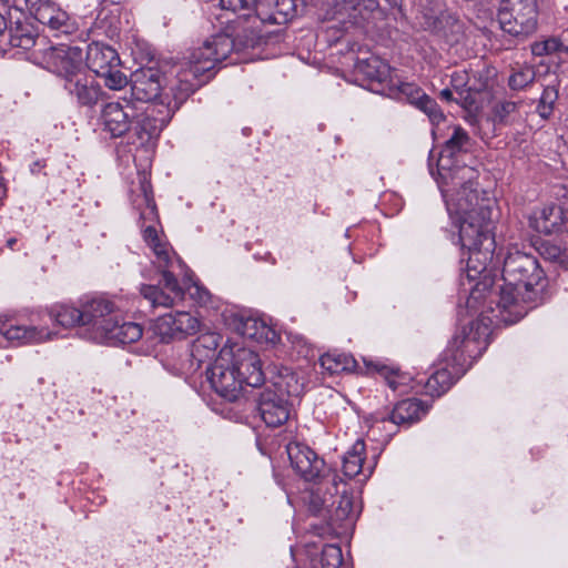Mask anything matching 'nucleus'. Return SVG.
<instances>
[{
  "mask_svg": "<svg viewBox=\"0 0 568 568\" xmlns=\"http://www.w3.org/2000/svg\"><path fill=\"white\" fill-rule=\"evenodd\" d=\"M251 14L250 13H245V12H242V13H235V14H232V13H229L226 14V12L224 11L223 14H220L217 16V19H221V18H225V21H222L221 23H225V24H230V23H236L239 24L241 22V20H245L246 18H248Z\"/></svg>",
  "mask_w": 568,
  "mask_h": 568,
  "instance_id": "47",
  "label": "nucleus"
},
{
  "mask_svg": "<svg viewBox=\"0 0 568 568\" xmlns=\"http://www.w3.org/2000/svg\"><path fill=\"white\" fill-rule=\"evenodd\" d=\"M155 329L163 338L184 337L199 332L200 321L187 312L170 313L156 321Z\"/></svg>",
  "mask_w": 568,
  "mask_h": 568,
  "instance_id": "20",
  "label": "nucleus"
},
{
  "mask_svg": "<svg viewBox=\"0 0 568 568\" xmlns=\"http://www.w3.org/2000/svg\"><path fill=\"white\" fill-rule=\"evenodd\" d=\"M258 412L267 426L278 427L290 418L291 404L287 397L266 388L260 396Z\"/></svg>",
  "mask_w": 568,
  "mask_h": 568,
  "instance_id": "18",
  "label": "nucleus"
},
{
  "mask_svg": "<svg viewBox=\"0 0 568 568\" xmlns=\"http://www.w3.org/2000/svg\"><path fill=\"white\" fill-rule=\"evenodd\" d=\"M454 92H455V91H454L453 89H448V88H446V89H444V90H442V91H440L439 95H440V98H442L443 100H446V101L455 100L456 102H459V101H460V102L463 103V100H460V99H459V95H458V97H456V98H454V97H453V95H454Z\"/></svg>",
  "mask_w": 568,
  "mask_h": 568,
  "instance_id": "49",
  "label": "nucleus"
},
{
  "mask_svg": "<svg viewBox=\"0 0 568 568\" xmlns=\"http://www.w3.org/2000/svg\"><path fill=\"white\" fill-rule=\"evenodd\" d=\"M558 99V91L555 87H546L540 97L538 112L542 118H548L554 109V104Z\"/></svg>",
  "mask_w": 568,
  "mask_h": 568,
  "instance_id": "41",
  "label": "nucleus"
},
{
  "mask_svg": "<svg viewBox=\"0 0 568 568\" xmlns=\"http://www.w3.org/2000/svg\"><path fill=\"white\" fill-rule=\"evenodd\" d=\"M430 174L435 178L446 203L448 213L469 212L473 205L486 200L478 187V172L464 163L452 162L448 158L437 159L436 171L429 162Z\"/></svg>",
  "mask_w": 568,
  "mask_h": 568,
  "instance_id": "4",
  "label": "nucleus"
},
{
  "mask_svg": "<svg viewBox=\"0 0 568 568\" xmlns=\"http://www.w3.org/2000/svg\"><path fill=\"white\" fill-rule=\"evenodd\" d=\"M378 8L376 0H323L321 18L337 21L342 28L359 26Z\"/></svg>",
  "mask_w": 568,
  "mask_h": 568,
  "instance_id": "10",
  "label": "nucleus"
},
{
  "mask_svg": "<svg viewBox=\"0 0 568 568\" xmlns=\"http://www.w3.org/2000/svg\"><path fill=\"white\" fill-rule=\"evenodd\" d=\"M253 0H220L221 10H225L226 14L250 13L252 10Z\"/></svg>",
  "mask_w": 568,
  "mask_h": 568,
  "instance_id": "44",
  "label": "nucleus"
},
{
  "mask_svg": "<svg viewBox=\"0 0 568 568\" xmlns=\"http://www.w3.org/2000/svg\"><path fill=\"white\" fill-rule=\"evenodd\" d=\"M354 507H353V499L351 496L342 495L338 498L337 506L334 510V518L335 520L343 521V520H354Z\"/></svg>",
  "mask_w": 568,
  "mask_h": 568,
  "instance_id": "42",
  "label": "nucleus"
},
{
  "mask_svg": "<svg viewBox=\"0 0 568 568\" xmlns=\"http://www.w3.org/2000/svg\"><path fill=\"white\" fill-rule=\"evenodd\" d=\"M50 317L62 327L79 325L83 328V303L80 308L69 304L54 305L50 310Z\"/></svg>",
  "mask_w": 568,
  "mask_h": 568,
  "instance_id": "30",
  "label": "nucleus"
},
{
  "mask_svg": "<svg viewBox=\"0 0 568 568\" xmlns=\"http://www.w3.org/2000/svg\"><path fill=\"white\" fill-rule=\"evenodd\" d=\"M47 68L67 82L84 71L83 53L78 47L60 45L45 53Z\"/></svg>",
  "mask_w": 568,
  "mask_h": 568,
  "instance_id": "15",
  "label": "nucleus"
},
{
  "mask_svg": "<svg viewBox=\"0 0 568 568\" xmlns=\"http://www.w3.org/2000/svg\"><path fill=\"white\" fill-rule=\"evenodd\" d=\"M450 364L436 369L425 383V390L430 396H440L454 383V375L449 369Z\"/></svg>",
  "mask_w": 568,
  "mask_h": 568,
  "instance_id": "31",
  "label": "nucleus"
},
{
  "mask_svg": "<svg viewBox=\"0 0 568 568\" xmlns=\"http://www.w3.org/2000/svg\"><path fill=\"white\" fill-rule=\"evenodd\" d=\"M554 251H555V252H554V254H551V257H552V258H557V257H558V255H559V251H558L557 248H554Z\"/></svg>",
  "mask_w": 568,
  "mask_h": 568,
  "instance_id": "53",
  "label": "nucleus"
},
{
  "mask_svg": "<svg viewBox=\"0 0 568 568\" xmlns=\"http://www.w3.org/2000/svg\"><path fill=\"white\" fill-rule=\"evenodd\" d=\"M457 223L459 242L463 250H474L477 246H495L491 236V202L489 199L473 205L469 212L448 213Z\"/></svg>",
  "mask_w": 568,
  "mask_h": 568,
  "instance_id": "6",
  "label": "nucleus"
},
{
  "mask_svg": "<svg viewBox=\"0 0 568 568\" xmlns=\"http://www.w3.org/2000/svg\"><path fill=\"white\" fill-rule=\"evenodd\" d=\"M55 333L41 327L26 326L19 324L17 318L10 314H0V346L3 342L13 345L43 343L51 341Z\"/></svg>",
  "mask_w": 568,
  "mask_h": 568,
  "instance_id": "14",
  "label": "nucleus"
},
{
  "mask_svg": "<svg viewBox=\"0 0 568 568\" xmlns=\"http://www.w3.org/2000/svg\"><path fill=\"white\" fill-rule=\"evenodd\" d=\"M224 347L230 351L233 365L241 378L244 379V384L252 387L262 385L264 372L258 355L252 349L237 344Z\"/></svg>",
  "mask_w": 568,
  "mask_h": 568,
  "instance_id": "17",
  "label": "nucleus"
},
{
  "mask_svg": "<svg viewBox=\"0 0 568 568\" xmlns=\"http://www.w3.org/2000/svg\"><path fill=\"white\" fill-rule=\"evenodd\" d=\"M11 42L13 45L21 47L23 49H29L36 43L33 37L28 36V34L22 36L20 38L12 37Z\"/></svg>",
  "mask_w": 568,
  "mask_h": 568,
  "instance_id": "48",
  "label": "nucleus"
},
{
  "mask_svg": "<svg viewBox=\"0 0 568 568\" xmlns=\"http://www.w3.org/2000/svg\"><path fill=\"white\" fill-rule=\"evenodd\" d=\"M274 13L276 20L272 24H281L296 14V0H276Z\"/></svg>",
  "mask_w": 568,
  "mask_h": 568,
  "instance_id": "40",
  "label": "nucleus"
},
{
  "mask_svg": "<svg viewBox=\"0 0 568 568\" xmlns=\"http://www.w3.org/2000/svg\"><path fill=\"white\" fill-rule=\"evenodd\" d=\"M468 134L460 126H454L452 136L446 141L438 159L448 158L452 162H460L459 155L468 143Z\"/></svg>",
  "mask_w": 568,
  "mask_h": 568,
  "instance_id": "32",
  "label": "nucleus"
},
{
  "mask_svg": "<svg viewBox=\"0 0 568 568\" xmlns=\"http://www.w3.org/2000/svg\"><path fill=\"white\" fill-rule=\"evenodd\" d=\"M87 67L111 90H121L128 84L126 75L120 70L118 52L109 45L94 42L87 50Z\"/></svg>",
  "mask_w": 568,
  "mask_h": 568,
  "instance_id": "9",
  "label": "nucleus"
},
{
  "mask_svg": "<svg viewBox=\"0 0 568 568\" xmlns=\"http://www.w3.org/2000/svg\"><path fill=\"white\" fill-rule=\"evenodd\" d=\"M63 88L80 105L84 106L97 104L102 95L101 85L85 70L68 79Z\"/></svg>",
  "mask_w": 568,
  "mask_h": 568,
  "instance_id": "22",
  "label": "nucleus"
},
{
  "mask_svg": "<svg viewBox=\"0 0 568 568\" xmlns=\"http://www.w3.org/2000/svg\"><path fill=\"white\" fill-rule=\"evenodd\" d=\"M365 455V443L363 439H357L353 446L345 453L342 459V470L347 478H354L361 474L364 475V479L371 476L372 470L363 468Z\"/></svg>",
  "mask_w": 568,
  "mask_h": 568,
  "instance_id": "27",
  "label": "nucleus"
},
{
  "mask_svg": "<svg viewBox=\"0 0 568 568\" xmlns=\"http://www.w3.org/2000/svg\"><path fill=\"white\" fill-rule=\"evenodd\" d=\"M450 83L465 106L471 108L476 103L475 97L468 91V73L466 71L454 72Z\"/></svg>",
  "mask_w": 568,
  "mask_h": 568,
  "instance_id": "37",
  "label": "nucleus"
},
{
  "mask_svg": "<svg viewBox=\"0 0 568 568\" xmlns=\"http://www.w3.org/2000/svg\"><path fill=\"white\" fill-rule=\"evenodd\" d=\"M566 32L568 33V27H567V30H566Z\"/></svg>",
  "mask_w": 568,
  "mask_h": 568,
  "instance_id": "54",
  "label": "nucleus"
},
{
  "mask_svg": "<svg viewBox=\"0 0 568 568\" xmlns=\"http://www.w3.org/2000/svg\"><path fill=\"white\" fill-rule=\"evenodd\" d=\"M143 329L140 324L134 322H122L120 314L115 318V325L111 328L108 339L104 343L130 344L142 337Z\"/></svg>",
  "mask_w": 568,
  "mask_h": 568,
  "instance_id": "28",
  "label": "nucleus"
},
{
  "mask_svg": "<svg viewBox=\"0 0 568 568\" xmlns=\"http://www.w3.org/2000/svg\"><path fill=\"white\" fill-rule=\"evenodd\" d=\"M27 9L40 23L59 34H72L77 22L51 0H24Z\"/></svg>",
  "mask_w": 568,
  "mask_h": 568,
  "instance_id": "13",
  "label": "nucleus"
},
{
  "mask_svg": "<svg viewBox=\"0 0 568 568\" xmlns=\"http://www.w3.org/2000/svg\"><path fill=\"white\" fill-rule=\"evenodd\" d=\"M536 0H501L498 21L504 32L525 40L537 30Z\"/></svg>",
  "mask_w": 568,
  "mask_h": 568,
  "instance_id": "7",
  "label": "nucleus"
},
{
  "mask_svg": "<svg viewBox=\"0 0 568 568\" xmlns=\"http://www.w3.org/2000/svg\"><path fill=\"white\" fill-rule=\"evenodd\" d=\"M381 374L385 377L388 386L393 390H399L400 386L405 384L406 376L404 374L398 373L395 369L382 367Z\"/></svg>",
  "mask_w": 568,
  "mask_h": 568,
  "instance_id": "45",
  "label": "nucleus"
},
{
  "mask_svg": "<svg viewBox=\"0 0 568 568\" xmlns=\"http://www.w3.org/2000/svg\"><path fill=\"white\" fill-rule=\"evenodd\" d=\"M536 72L531 65H523L509 77V87L513 90H523L535 81Z\"/></svg>",
  "mask_w": 568,
  "mask_h": 568,
  "instance_id": "38",
  "label": "nucleus"
},
{
  "mask_svg": "<svg viewBox=\"0 0 568 568\" xmlns=\"http://www.w3.org/2000/svg\"><path fill=\"white\" fill-rule=\"evenodd\" d=\"M7 29V22L3 16L0 14V34Z\"/></svg>",
  "mask_w": 568,
  "mask_h": 568,
  "instance_id": "50",
  "label": "nucleus"
},
{
  "mask_svg": "<svg viewBox=\"0 0 568 568\" xmlns=\"http://www.w3.org/2000/svg\"><path fill=\"white\" fill-rule=\"evenodd\" d=\"M229 321L236 333L257 343L275 344L278 339L276 331L260 318L232 313Z\"/></svg>",
  "mask_w": 568,
  "mask_h": 568,
  "instance_id": "19",
  "label": "nucleus"
},
{
  "mask_svg": "<svg viewBox=\"0 0 568 568\" xmlns=\"http://www.w3.org/2000/svg\"><path fill=\"white\" fill-rule=\"evenodd\" d=\"M392 84L396 85L394 82ZM397 90L400 99H406L409 103L425 112L434 124H439L445 120V116L439 110L437 103L418 85L408 82H400L397 84Z\"/></svg>",
  "mask_w": 568,
  "mask_h": 568,
  "instance_id": "23",
  "label": "nucleus"
},
{
  "mask_svg": "<svg viewBox=\"0 0 568 568\" xmlns=\"http://www.w3.org/2000/svg\"><path fill=\"white\" fill-rule=\"evenodd\" d=\"M232 358L230 351L223 347L207 369V378L211 386L220 396L230 402L239 398L244 385V379L239 375Z\"/></svg>",
  "mask_w": 568,
  "mask_h": 568,
  "instance_id": "11",
  "label": "nucleus"
},
{
  "mask_svg": "<svg viewBox=\"0 0 568 568\" xmlns=\"http://www.w3.org/2000/svg\"><path fill=\"white\" fill-rule=\"evenodd\" d=\"M120 310L115 303L104 297H95L83 303V329L87 338L104 343L115 325Z\"/></svg>",
  "mask_w": 568,
  "mask_h": 568,
  "instance_id": "8",
  "label": "nucleus"
},
{
  "mask_svg": "<svg viewBox=\"0 0 568 568\" xmlns=\"http://www.w3.org/2000/svg\"><path fill=\"white\" fill-rule=\"evenodd\" d=\"M143 239L153 252V265L162 275L163 287L142 284L141 295L153 306L172 307L184 297V290L200 305H212V294L193 280L192 271L173 251L164 234L153 226L143 230Z\"/></svg>",
  "mask_w": 568,
  "mask_h": 568,
  "instance_id": "2",
  "label": "nucleus"
},
{
  "mask_svg": "<svg viewBox=\"0 0 568 568\" xmlns=\"http://www.w3.org/2000/svg\"><path fill=\"white\" fill-rule=\"evenodd\" d=\"M531 53L535 57L551 55L558 52L568 53L566 45L559 38L549 37L539 41H535L530 45Z\"/></svg>",
  "mask_w": 568,
  "mask_h": 568,
  "instance_id": "36",
  "label": "nucleus"
},
{
  "mask_svg": "<svg viewBox=\"0 0 568 568\" xmlns=\"http://www.w3.org/2000/svg\"><path fill=\"white\" fill-rule=\"evenodd\" d=\"M487 337L488 327L479 322H473L456 333L447 352L452 353L454 363L462 364L466 357L474 358L481 354L488 345Z\"/></svg>",
  "mask_w": 568,
  "mask_h": 568,
  "instance_id": "12",
  "label": "nucleus"
},
{
  "mask_svg": "<svg viewBox=\"0 0 568 568\" xmlns=\"http://www.w3.org/2000/svg\"><path fill=\"white\" fill-rule=\"evenodd\" d=\"M342 561L341 548L336 545H326L321 555L312 560V568H338Z\"/></svg>",
  "mask_w": 568,
  "mask_h": 568,
  "instance_id": "35",
  "label": "nucleus"
},
{
  "mask_svg": "<svg viewBox=\"0 0 568 568\" xmlns=\"http://www.w3.org/2000/svg\"><path fill=\"white\" fill-rule=\"evenodd\" d=\"M234 49V41L226 33H217L207 38L201 47L195 48L187 59L176 63L162 85V75L153 68H142L131 74V92L136 101L150 102L161 98L168 103L170 95L174 106L179 108L207 79L211 70L225 60Z\"/></svg>",
  "mask_w": 568,
  "mask_h": 568,
  "instance_id": "1",
  "label": "nucleus"
},
{
  "mask_svg": "<svg viewBox=\"0 0 568 568\" xmlns=\"http://www.w3.org/2000/svg\"><path fill=\"white\" fill-rule=\"evenodd\" d=\"M497 308V320L514 324L528 312V304L537 298L536 287L545 280V272L536 256L510 247L504 258Z\"/></svg>",
  "mask_w": 568,
  "mask_h": 568,
  "instance_id": "3",
  "label": "nucleus"
},
{
  "mask_svg": "<svg viewBox=\"0 0 568 568\" xmlns=\"http://www.w3.org/2000/svg\"><path fill=\"white\" fill-rule=\"evenodd\" d=\"M273 386L278 394H282L285 397L298 396L304 388L303 382H301L300 377L295 372H293L288 367H282L278 371L276 377H274Z\"/></svg>",
  "mask_w": 568,
  "mask_h": 568,
  "instance_id": "29",
  "label": "nucleus"
},
{
  "mask_svg": "<svg viewBox=\"0 0 568 568\" xmlns=\"http://www.w3.org/2000/svg\"><path fill=\"white\" fill-rule=\"evenodd\" d=\"M495 246H477L468 251V258L466 263V276L469 281H476L481 275L486 278L488 273V265L493 258V251Z\"/></svg>",
  "mask_w": 568,
  "mask_h": 568,
  "instance_id": "26",
  "label": "nucleus"
},
{
  "mask_svg": "<svg viewBox=\"0 0 568 568\" xmlns=\"http://www.w3.org/2000/svg\"><path fill=\"white\" fill-rule=\"evenodd\" d=\"M100 122L103 131L112 138L123 136L132 129L140 139L144 135L150 138L158 131L156 120L126 99L104 104L100 113Z\"/></svg>",
  "mask_w": 568,
  "mask_h": 568,
  "instance_id": "5",
  "label": "nucleus"
},
{
  "mask_svg": "<svg viewBox=\"0 0 568 568\" xmlns=\"http://www.w3.org/2000/svg\"><path fill=\"white\" fill-rule=\"evenodd\" d=\"M321 366L329 374L351 372L355 368V359L344 353H327L320 358Z\"/></svg>",
  "mask_w": 568,
  "mask_h": 568,
  "instance_id": "33",
  "label": "nucleus"
},
{
  "mask_svg": "<svg viewBox=\"0 0 568 568\" xmlns=\"http://www.w3.org/2000/svg\"><path fill=\"white\" fill-rule=\"evenodd\" d=\"M356 71L364 79L373 83H393L390 78V67L379 59L378 57H369L364 60H359L356 64Z\"/></svg>",
  "mask_w": 568,
  "mask_h": 568,
  "instance_id": "25",
  "label": "nucleus"
},
{
  "mask_svg": "<svg viewBox=\"0 0 568 568\" xmlns=\"http://www.w3.org/2000/svg\"><path fill=\"white\" fill-rule=\"evenodd\" d=\"M287 454L292 467L306 481H315L326 475L325 462L308 446L291 443L287 445Z\"/></svg>",
  "mask_w": 568,
  "mask_h": 568,
  "instance_id": "16",
  "label": "nucleus"
},
{
  "mask_svg": "<svg viewBox=\"0 0 568 568\" xmlns=\"http://www.w3.org/2000/svg\"><path fill=\"white\" fill-rule=\"evenodd\" d=\"M276 0H253L252 8L254 9L255 17L263 23L272 24L276 20L274 13Z\"/></svg>",
  "mask_w": 568,
  "mask_h": 568,
  "instance_id": "39",
  "label": "nucleus"
},
{
  "mask_svg": "<svg viewBox=\"0 0 568 568\" xmlns=\"http://www.w3.org/2000/svg\"><path fill=\"white\" fill-rule=\"evenodd\" d=\"M496 78V70L484 65L468 75V91L470 94L479 93L493 88Z\"/></svg>",
  "mask_w": 568,
  "mask_h": 568,
  "instance_id": "34",
  "label": "nucleus"
},
{
  "mask_svg": "<svg viewBox=\"0 0 568 568\" xmlns=\"http://www.w3.org/2000/svg\"><path fill=\"white\" fill-rule=\"evenodd\" d=\"M517 103L513 101H501L494 106V118L499 122H507L517 112Z\"/></svg>",
  "mask_w": 568,
  "mask_h": 568,
  "instance_id": "43",
  "label": "nucleus"
},
{
  "mask_svg": "<svg viewBox=\"0 0 568 568\" xmlns=\"http://www.w3.org/2000/svg\"><path fill=\"white\" fill-rule=\"evenodd\" d=\"M251 14L250 13H245V12H242V13H235V14H232V13H229L226 14V12L224 11L223 14H220L217 16V19H221V18H225V21H222L221 23H225V24H230V23H236L239 24L241 22V20H245L246 18H248Z\"/></svg>",
  "mask_w": 568,
  "mask_h": 568,
  "instance_id": "46",
  "label": "nucleus"
},
{
  "mask_svg": "<svg viewBox=\"0 0 568 568\" xmlns=\"http://www.w3.org/2000/svg\"><path fill=\"white\" fill-rule=\"evenodd\" d=\"M530 225L539 233H560L564 242L568 243V213L560 206H544L530 217Z\"/></svg>",
  "mask_w": 568,
  "mask_h": 568,
  "instance_id": "21",
  "label": "nucleus"
},
{
  "mask_svg": "<svg viewBox=\"0 0 568 568\" xmlns=\"http://www.w3.org/2000/svg\"><path fill=\"white\" fill-rule=\"evenodd\" d=\"M428 406L422 400L409 398L399 402L393 409L389 420L396 425H409L426 415Z\"/></svg>",
  "mask_w": 568,
  "mask_h": 568,
  "instance_id": "24",
  "label": "nucleus"
},
{
  "mask_svg": "<svg viewBox=\"0 0 568 568\" xmlns=\"http://www.w3.org/2000/svg\"><path fill=\"white\" fill-rule=\"evenodd\" d=\"M17 243V239L16 237H11L7 241V245L9 248H13V245Z\"/></svg>",
  "mask_w": 568,
  "mask_h": 568,
  "instance_id": "51",
  "label": "nucleus"
},
{
  "mask_svg": "<svg viewBox=\"0 0 568 568\" xmlns=\"http://www.w3.org/2000/svg\"><path fill=\"white\" fill-rule=\"evenodd\" d=\"M146 202H148V207L150 210V213L153 214L155 211V205L153 203H150L149 199H146Z\"/></svg>",
  "mask_w": 568,
  "mask_h": 568,
  "instance_id": "52",
  "label": "nucleus"
}]
</instances>
